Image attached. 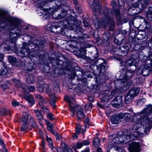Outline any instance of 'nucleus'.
Segmentation results:
<instances>
[{
    "mask_svg": "<svg viewBox=\"0 0 152 152\" xmlns=\"http://www.w3.org/2000/svg\"><path fill=\"white\" fill-rule=\"evenodd\" d=\"M152 112V107L151 104L147 106V107L140 112L134 113L133 115L135 119L140 116V118L135 122L133 128L130 132V134L122 135L116 137L113 140V142L115 144L126 143L129 141L134 139L138 136L142 137L143 131L148 133L151 128L152 125L151 118L148 117L147 115Z\"/></svg>",
    "mask_w": 152,
    "mask_h": 152,
    "instance_id": "obj_1",
    "label": "nucleus"
},
{
    "mask_svg": "<svg viewBox=\"0 0 152 152\" xmlns=\"http://www.w3.org/2000/svg\"><path fill=\"white\" fill-rule=\"evenodd\" d=\"M110 12V9H107L101 15L102 19L101 21L96 22L94 24L95 27L96 29L102 27L105 28L108 24H110L109 30L112 31L114 30L115 23L112 18L110 15L111 14Z\"/></svg>",
    "mask_w": 152,
    "mask_h": 152,
    "instance_id": "obj_2",
    "label": "nucleus"
},
{
    "mask_svg": "<svg viewBox=\"0 0 152 152\" xmlns=\"http://www.w3.org/2000/svg\"><path fill=\"white\" fill-rule=\"evenodd\" d=\"M64 99L67 101L69 103L70 107L71 114L72 115V116L74 115L75 110L77 117V120L80 121L81 119L84 118L85 115L83 112V109L81 106L78 105H75L74 103L72 102L71 99L68 96H65L64 97Z\"/></svg>",
    "mask_w": 152,
    "mask_h": 152,
    "instance_id": "obj_3",
    "label": "nucleus"
},
{
    "mask_svg": "<svg viewBox=\"0 0 152 152\" xmlns=\"http://www.w3.org/2000/svg\"><path fill=\"white\" fill-rule=\"evenodd\" d=\"M32 44H28L26 43H24L23 44V47L22 50L18 53V55L20 56L24 57L28 56H31L32 57H35L36 56L35 53H36L35 50H32L31 51L30 47H31Z\"/></svg>",
    "mask_w": 152,
    "mask_h": 152,
    "instance_id": "obj_4",
    "label": "nucleus"
},
{
    "mask_svg": "<svg viewBox=\"0 0 152 152\" xmlns=\"http://www.w3.org/2000/svg\"><path fill=\"white\" fill-rule=\"evenodd\" d=\"M149 0H132L131 5L129 7L128 10H134L138 7L140 10H142L146 7V4L149 2Z\"/></svg>",
    "mask_w": 152,
    "mask_h": 152,
    "instance_id": "obj_5",
    "label": "nucleus"
},
{
    "mask_svg": "<svg viewBox=\"0 0 152 152\" xmlns=\"http://www.w3.org/2000/svg\"><path fill=\"white\" fill-rule=\"evenodd\" d=\"M88 2L91 7L92 9L95 17L100 13L102 7L99 0H88Z\"/></svg>",
    "mask_w": 152,
    "mask_h": 152,
    "instance_id": "obj_6",
    "label": "nucleus"
},
{
    "mask_svg": "<svg viewBox=\"0 0 152 152\" xmlns=\"http://www.w3.org/2000/svg\"><path fill=\"white\" fill-rule=\"evenodd\" d=\"M0 16L2 19L8 21L13 25L18 26L20 24V21L18 19L9 16L7 13L1 9H0Z\"/></svg>",
    "mask_w": 152,
    "mask_h": 152,
    "instance_id": "obj_7",
    "label": "nucleus"
},
{
    "mask_svg": "<svg viewBox=\"0 0 152 152\" xmlns=\"http://www.w3.org/2000/svg\"><path fill=\"white\" fill-rule=\"evenodd\" d=\"M134 72V71L128 70L126 72L125 70H122L121 74V76L122 77L120 78V80H123L121 84H122L123 83H124L125 84L124 86H126L127 84L126 81L133 75Z\"/></svg>",
    "mask_w": 152,
    "mask_h": 152,
    "instance_id": "obj_8",
    "label": "nucleus"
},
{
    "mask_svg": "<svg viewBox=\"0 0 152 152\" xmlns=\"http://www.w3.org/2000/svg\"><path fill=\"white\" fill-rule=\"evenodd\" d=\"M23 117L22 121L23 123L21 128V130L22 132H26L28 130V115L26 112L23 113Z\"/></svg>",
    "mask_w": 152,
    "mask_h": 152,
    "instance_id": "obj_9",
    "label": "nucleus"
},
{
    "mask_svg": "<svg viewBox=\"0 0 152 152\" xmlns=\"http://www.w3.org/2000/svg\"><path fill=\"white\" fill-rule=\"evenodd\" d=\"M63 22H59L58 23H53L52 25L51 24L49 23L47 26V29L49 31H50L51 32H60L58 31H56L55 30L57 29L58 28H59V30L60 29V27L61 26L60 25V24H62Z\"/></svg>",
    "mask_w": 152,
    "mask_h": 152,
    "instance_id": "obj_10",
    "label": "nucleus"
},
{
    "mask_svg": "<svg viewBox=\"0 0 152 152\" xmlns=\"http://www.w3.org/2000/svg\"><path fill=\"white\" fill-rule=\"evenodd\" d=\"M140 148L139 144L137 142H134L130 145L129 150L130 152H139Z\"/></svg>",
    "mask_w": 152,
    "mask_h": 152,
    "instance_id": "obj_11",
    "label": "nucleus"
},
{
    "mask_svg": "<svg viewBox=\"0 0 152 152\" xmlns=\"http://www.w3.org/2000/svg\"><path fill=\"white\" fill-rule=\"evenodd\" d=\"M73 17H72L70 16L69 18H68V20H66L65 21H64V22H63L62 21H61V22H63L62 24H60V25L61 26L60 27V29L59 30V31H61L62 30L61 29L62 28V26L64 28H68V26H72V25L70 24H72V23H70V22H72V21L71 19Z\"/></svg>",
    "mask_w": 152,
    "mask_h": 152,
    "instance_id": "obj_12",
    "label": "nucleus"
},
{
    "mask_svg": "<svg viewBox=\"0 0 152 152\" xmlns=\"http://www.w3.org/2000/svg\"><path fill=\"white\" fill-rule=\"evenodd\" d=\"M122 119L121 114L113 115L112 118L111 120L113 124H116L120 123Z\"/></svg>",
    "mask_w": 152,
    "mask_h": 152,
    "instance_id": "obj_13",
    "label": "nucleus"
},
{
    "mask_svg": "<svg viewBox=\"0 0 152 152\" xmlns=\"http://www.w3.org/2000/svg\"><path fill=\"white\" fill-rule=\"evenodd\" d=\"M116 107H119L122 106L123 102V98L122 96L117 97L114 101Z\"/></svg>",
    "mask_w": 152,
    "mask_h": 152,
    "instance_id": "obj_14",
    "label": "nucleus"
},
{
    "mask_svg": "<svg viewBox=\"0 0 152 152\" xmlns=\"http://www.w3.org/2000/svg\"><path fill=\"white\" fill-rule=\"evenodd\" d=\"M25 99L28 101L31 106H32L35 103L34 99L32 95H28L25 97Z\"/></svg>",
    "mask_w": 152,
    "mask_h": 152,
    "instance_id": "obj_15",
    "label": "nucleus"
},
{
    "mask_svg": "<svg viewBox=\"0 0 152 152\" xmlns=\"http://www.w3.org/2000/svg\"><path fill=\"white\" fill-rule=\"evenodd\" d=\"M139 91V90L138 88H135L130 90L128 93L133 97H134L138 94Z\"/></svg>",
    "mask_w": 152,
    "mask_h": 152,
    "instance_id": "obj_16",
    "label": "nucleus"
},
{
    "mask_svg": "<svg viewBox=\"0 0 152 152\" xmlns=\"http://www.w3.org/2000/svg\"><path fill=\"white\" fill-rule=\"evenodd\" d=\"M34 112L36 117L39 120L42 121L43 119V115L41 111L39 110H34Z\"/></svg>",
    "mask_w": 152,
    "mask_h": 152,
    "instance_id": "obj_17",
    "label": "nucleus"
},
{
    "mask_svg": "<svg viewBox=\"0 0 152 152\" xmlns=\"http://www.w3.org/2000/svg\"><path fill=\"white\" fill-rule=\"evenodd\" d=\"M18 32H16L15 33L12 31H11L10 33V36L12 38H15L19 37L20 35H22L23 34L21 31H18Z\"/></svg>",
    "mask_w": 152,
    "mask_h": 152,
    "instance_id": "obj_18",
    "label": "nucleus"
},
{
    "mask_svg": "<svg viewBox=\"0 0 152 152\" xmlns=\"http://www.w3.org/2000/svg\"><path fill=\"white\" fill-rule=\"evenodd\" d=\"M44 87L45 88V91L46 93L49 95H50L52 94V89L50 88L49 86L46 84L44 85Z\"/></svg>",
    "mask_w": 152,
    "mask_h": 152,
    "instance_id": "obj_19",
    "label": "nucleus"
},
{
    "mask_svg": "<svg viewBox=\"0 0 152 152\" xmlns=\"http://www.w3.org/2000/svg\"><path fill=\"white\" fill-rule=\"evenodd\" d=\"M48 129L50 132L53 133L54 132L53 129V125L47 120H45Z\"/></svg>",
    "mask_w": 152,
    "mask_h": 152,
    "instance_id": "obj_20",
    "label": "nucleus"
},
{
    "mask_svg": "<svg viewBox=\"0 0 152 152\" xmlns=\"http://www.w3.org/2000/svg\"><path fill=\"white\" fill-rule=\"evenodd\" d=\"M133 98L132 96L127 93L125 96V101L126 103H129L132 101Z\"/></svg>",
    "mask_w": 152,
    "mask_h": 152,
    "instance_id": "obj_21",
    "label": "nucleus"
},
{
    "mask_svg": "<svg viewBox=\"0 0 152 152\" xmlns=\"http://www.w3.org/2000/svg\"><path fill=\"white\" fill-rule=\"evenodd\" d=\"M29 125H30L32 127L34 128L36 127V124L33 117H31L29 122L28 123Z\"/></svg>",
    "mask_w": 152,
    "mask_h": 152,
    "instance_id": "obj_22",
    "label": "nucleus"
},
{
    "mask_svg": "<svg viewBox=\"0 0 152 152\" xmlns=\"http://www.w3.org/2000/svg\"><path fill=\"white\" fill-rule=\"evenodd\" d=\"M121 115L122 119L125 118L126 121H128L129 120L130 115L129 113H121Z\"/></svg>",
    "mask_w": 152,
    "mask_h": 152,
    "instance_id": "obj_23",
    "label": "nucleus"
},
{
    "mask_svg": "<svg viewBox=\"0 0 152 152\" xmlns=\"http://www.w3.org/2000/svg\"><path fill=\"white\" fill-rule=\"evenodd\" d=\"M67 14V13L66 10H62L60 14L58 15V18L59 19H61L66 16Z\"/></svg>",
    "mask_w": 152,
    "mask_h": 152,
    "instance_id": "obj_24",
    "label": "nucleus"
},
{
    "mask_svg": "<svg viewBox=\"0 0 152 152\" xmlns=\"http://www.w3.org/2000/svg\"><path fill=\"white\" fill-rule=\"evenodd\" d=\"M9 111L5 108H2L0 110V115H6L8 114Z\"/></svg>",
    "mask_w": 152,
    "mask_h": 152,
    "instance_id": "obj_25",
    "label": "nucleus"
},
{
    "mask_svg": "<svg viewBox=\"0 0 152 152\" xmlns=\"http://www.w3.org/2000/svg\"><path fill=\"white\" fill-rule=\"evenodd\" d=\"M26 81L27 83L30 84L33 83L34 82V80L32 76L31 75L26 78Z\"/></svg>",
    "mask_w": 152,
    "mask_h": 152,
    "instance_id": "obj_26",
    "label": "nucleus"
},
{
    "mask_svg": "<svg viewBox=\"0 0 152 152\" xmlns=\"http://www.w3.org/2000/svg\"><path fill=\"white\" fill-rule=\"evenodd\" d=\"M82 127L79 124H77L76 128L75 131L76 133L78 134H80V130L81 129Z\"/></svg>",
    "mask_w": 152,
    "mask_h": 152,
    "instance_id": "obj_27",
    "label": "nucleus"
},
{
    "mask_svg": "<svg viewBox=\"0 0 152 152\" xmlns=\"http://www.w3.org/2000/svg\"><path fill=\"white\" fill-rule=\"evenodd\" d=\"M47 140L49 143V145L50 148L54 150V149H55V148L53 146V142L51 138L48 137Z\"/></svg>",
    "mask_w": 152,
    "mask_h": 152,
    "instance_id": "obj_28",
    "label": "nucleus"
},
{
    "mask_svg": "<svg viewBox=\"0 0 152 152\" xmlns=\"http://www.w3.org/2000/svg\"><path fill=\"white\" fill-rule=\"evenodd\" d=\"M37 87L38 91L40 92H42L43 91H45V88L44 87V85H43L40 86L39 84L37 85Z\"/></svg>",
    "mask_w": 152,
    "mask_h": 152,
    "instance_id": "obj_29",
    "label": "nucleus"
},
{
    "mask_svg": "<svg viewBox=\"0 0 152 152\" xmlns=\"http://www.w3.org/2000/svg\"><path fill=\"white\" fill-rule=\"evenodd\" d=\"M145 102V99H142L137 101V104L138 105L141 106L143 105Z\"/></svg>",
    "mask_w": 152,
    "mask_h": 152,
    "instance_id": "obj_30",
    "label": "nucleus"
},
{
    "mask_svg": "<svg viewBox=\"0 0 152 152\" xmlns=\"http://www.w3.org/2000/svg\"><path fill=\"white\" fill-rule=\"evenodd\" d=\"M3 68L2 70H0V75H5L7 72V69L4 67Z\"/></svg>",
    "mask_w": 152,
    "mask_h": 152,
    "instance_id": "obj_31",
    "label": "nucleus"
},
{
    "mask_svg": "<svg viewBox=\"0 0 152 152\" xmlns=\"http://www.w3.org/2000/svg\"><path fill=\"white\" fill-rule=\"evenodd\" d=\"M99 140L98 138H96L94 140L93 145L95 146H96L99 145Z\"/></svg>",
    "mask_w": 152,
    "mask_h": 152,
    "instance_id": "obj_32",
    "label": "nucleus"
},
{
    "mask_svg": "<svg viewBox=\"0 0 152 152\" xmlns=\"http://www.w3.org/2000/svg\"><path fill=\"white\" fill-rule=\"evenodd\" d=\"M14 83L16 86L18 88H19L21 86V83L20 81L18 80L14 79L13 80Z\"/></svg>",
    "mask_w": 152,
    "mask_h": 152,
    "instance_id": "obj_33",
    "label": "nucleus"
},
{
    "mask_svg": "<svg viewBox=\"0 0 152 152\" xmlns=\"http://www.w3.org/2000/svg\"><path fill=\"white\" fill-rule=\"evenodd\" d=\"M9 61L12 63H14L16 61V58L12 56H10L8 58Z\"/></svg>",
    "mask_w": 152,
    "mask_h": 152,
    "instance_id": "obj_34",
    "label": "nucleus"
},
{
    "mask_svg": "<svg viewBox=\"0 0 152 152\" xmlns=\"http://www.w3.org/2000/svg\"><path fill=\"white\" fill-rule=\"evenodd\" d=\"M27 88L30 92H34L35 90V88L34 86H28Z\"/></svg>",
    "mask_w": 152,
    "mask_h": 152,
    "instance_id": "obj_35",
    "label": "nucleus"
},
{
    "mask_svg": "<svg viewBox=\"0 0 152 152\" xmlns=\"http://www.w3.org/2000/svg\"><path fill=\"white\" fill-rule=\"evenodd\" d=\"M89 119L88 117H87L85 120L84 121L85 126L86 128L88 127L89 124Z\"/></svg>",
    "mask_w": 152,
    "mask_h": 152,
    "instance_id": "obj_36",
    "label": "nucleus"
},
{
    "mask_svg": "<svg viewBox=\"0 0 152 152\" xmlns=\"http://www.w3.org/2000/svg\"><path fill=\"white\" fill-rule=\"evenodd\" d=\"M92 108V104H89L86 105L85 106L86 110H91Z\"/></svg>",
    "mask_w": 152,
    "mask_h": 152,
    "instance_id": "obj_37",
    "label": "nucleus"
},
{
    "mask_svg": "<svg viewBox=\"0 0 152 152\" xmlns=\"http://www.w3.org/2000/svg\"><path fill=\"white\" fill-rule=\"evenodd\" d=\"M12 106L14 107L19 105L20 104L19 103L15 100H14L12 101Z\"/></svg>",
    "mask_w": 152,
    "mask_h": 152,
    "instance_id": "obj_38",
    "label": "nucleus"
},
{
    "mask_svg": "<svg viewBox=\"0 0 152 152\" xmlns=\"http://www.w3.org/2000/svg\"><path fill=\"white\" fill-rule=\"evenodd\" d=\"M105 67L102 64H100V72L102 73L105 72L106 71Z\"/></svg>",
    "mask_w": 152,
    "mask_h": 152,
    "instance_id": "obj_39",
    "label": "nucleus"
},
{
    "mask_svg": "<svg viewBox=\"0 0 152 152\" xmlns=\"http://www.w3.org/2000/svg\"><path fill=\"white\" fill-rule=\"evenodd\" d=\"M113 13L115 14L116 17H118L119 16L120 12L118 10H114L113 11Z\"/></svg>",
    "mask_w": 152,
    "mask_h": 152,
    "instance_id": "obj_40",
    "label": "nucleus"
},
{
    "mask_svg": "<svg viewBox=\"0 0 152 152\" xmlns=\"http://www.w3.org/2000/svg\"><path fill=\"white\" fill-rule=\"evenodd\" d=\"M116 92V90H113L112 92H111V95L110 97H109L108 98H107V99H111L112 98L114 95L115 93Z\"/></svg>",
    "mask_w": 152,
    "mask_h": 152,
    "instance_id": "obj_41",
    "label": "nucleus"
},
{
    "mask_svg": "<svg viewBox=\"0 0 152 152\" xmlns=\"http://www.w3.org/2000/svg\"><path fill=\"white\" fill-rule=\"evenodd\" d=\"M83 146V143L82 142H77L76 145V148H81Z\"/></svg>",
    "mask_w": 152,
    "mask_h": 152,
    "instance_id": "obj_42",
    "label": "nucleus"
},
{
    "mask_svg": "<svg viewBox=\"0 0 152 152\" xmlns=\"http://www.w3.org/2000/svg\"><path fill=\"white\" fill-rule=\"evenodd\" d=\"M118 5L120 7L124 6V3L123 0H118Z\"/></svg>",
    "mask_w": 152,
    "mask_h": 152,
    "instance_id": "obj_43",
    "label": "nucleus"
},
{
    "mask_svg": "<svg viewBox=\"0 0 152 152\" xmlns=\"http://www.w3.org/2000/svg\"><path fill=\"white\" fill-rule=\"evenodd\" d=\"M28 68L27 70L29 71L31 70L33 68V64H29L27 66Z\"/></svg>",
    "mask_w": 152,
    "mask_h": 152,
    "instance_id": "obj_44",
    "label": "nucleus"
},
{
    "mask_svg": "<svg viewBox=\"0 0 152 152\" xmlns=\"http://www.w3.org/2000/svg\"><path fill=\"white\" fill-rule=\"evenodd\" d=\"M149 72L148 70L145 69L142 72V74L144 76H147L149 74Z\"/></svg>",
    "mask_w": 152,
    "mask_h": 152,
    "instance_id": "obj_45",
    "label": "nucleus"
},
{
    "mask_svg": "<svg viewBox=\"0 0 152 152\" xmlns=\"http://www.w3.org/2000/svg\"><path fill=\"white\" fill-rule=\"evenodd\" d=\"M132 61L131 60H128L125 63V66H131L132 64Z\"/></svg>",
    "mask_w": 152,
    "mask_h": 152,
    "instance_id": "obj_46",
    "label": "nucleus"
},
{
    "mask_svg": "<svg viewBox=\"0 0 152 152\" xmlns=\"http://www.w3.org/2000/svg\"><path fill=\"white\" fill-rule=\"evenodd\" d=\"M77 12L79 14H81L82 12V9L81 8L79 7H76V8Z\"/></svg>",
    "mask_w": 152,
    "mask_h": 152,
    "instance_id": "obj_47",
    "label": "nucleus"
},
{
    "mask_svg": "<svg viewBox=\"0 0 152 152\" xmlns=\"http://www.w3.org/2000/svg\"><path fill=\"white\" fill-rule=\"evenodd\" d=\"M83 145H89L90 142L89 141L87 140H84L82 142Z\"/></svg>",
    "mask_w": 152,
    "mask_h": 152,
    "instance_id": "obj_48",
    "label": "nucleus"
},
{
    "mask_svg": "<svg viewBox=\"0 0 152 152\" xmlns=\"http://www.w3.org/2000/svg\"><path fill=\"white\" fill-rule=\"evenodd\" d=\"M64 149L65 151L68 152H73L72 149L69 148H67L66 147H65L64 148Z\"/></svg>",
    "mask_w": 152,
    "mask_h": 152,
    "instance_id": "obj_49",
    "label": "nucleus"
},
{
    "mask_svg": "<svg viewBox=\"0 0 152 152\" xmlns=\"http://www.w3.org/2000/svg\"><path fill=\"white\" fill-rule=\"evenodd\" d=\"M47 117L51 120H52L54 119V118L53 117V115L51 113L47 114Z\"/></svg>",
    "mask_w": 152,
    "mask_h": 152,
    "instance_id": "obj_50",
    "label": "nucleus"
},
{
    "mask_svg": "<svg viewBox=\"0 0 152 152\" xmlns=\"http://www.w3.org/2000/svg\"><path fill=\"white\" fill-rule=\"evenodd\" d=\"M35 97L36 98L40 99H41V101H43V99H42V96H41L40 94H36L35 95Z\"/></svg>",
    "mask_w": 152,
    "mask_h": 152,
    "instance_id": "obj_51",
    "label": "nucleus"
},
{
    "mask_svg": "<svg viewBox=\"0 0 152 152\" xmlns=\"http://www.w3.org/2000/svg\"><path fill=\"white\" fill-rule=\"evenodd\" d=\"M50 102L51 105L53 107L55 108L56 107V105L55 104V99H54L53 101L50 100Z\"/></svg>",
    "mask_w": 152,
    "mask_h": 152,
    "instance_id": "obj_52",
    "label": "nucleus"
},
{
    "mask_svg": "<svg viewBox=\"0 0 152 152\" xmlns=\"http://www.w3.org/2000/svg\"><path fill=\"white\" fill-rule=\"evenodd\" d=\"M41 108L43 110L44 112H48L49 111V110L47 108L43 106H42Z\"/></svg>",
    "mask_w": 152,
    "mask_h": 152,
    "instance_id": "obj_53",
    "label": "nucleus"
},
{
    "mask_svg": "<svg viewBox=\"0 0 152 152\" xmlns=\"http://www.w3.org/2000/svg\"><path fill=\"white\" fill-rule=\"evenodd\" d=\"M112 6L113 7H115L116 5V2L114 1H113L111 3Z\"/></svg>",
    "mask_w": 152,
    "mask_h": 152,
    "instance_id": "obj_54",
    "label": "nucleus"
},
{
    "mask_svg": "<svg viewBox=\"0 0 152 152\" xmlns=\"http://www.w3.org/2000/svg\"><path fill=\"white\" fill-rule=\"evenodd\" d=\"M83 24L85 27L87 26H88L89 24L87 21L86 20H83Z\"/></svg>",
    "mask_w": 152,
    "mask_h": 152,
    "instance_id": "obj_55",
    "label": "nucleus"
},
{
    "mask_svg": "<svg viewBox=\"0 0 152 152\" xmlns=\"http://www.w3.org/2000/svg\"><path fill=\"white\" fill-rule=\"evenodd\" d=\"M55 135L56 137V140H59L60 138L61 137V136L60 135H58L57 133H56Z\"/></svg>",
    "mask_w": 152,
    "mask_h": 152,
    "instance_id": "obj_56",
    "label": "nucleus"
},
{
    "mask_svg": "<svg viewBox=\"0 0 152 152\" xmlns=\"http://www.w3.org/2000/svg\"><path fill=\"white\" fill-rule=\"evenodd\" d=\"M89 149L88 148H87L85 150L81 151V152H89Z\"/></svg>",
    "mask_w": 152,
    "mask_h": 152,
    "instance_id": "obj_57",
    "label": "nucleus"
},
{
    "mask_svg": "<svg viewBox=\"0 0 152 152\" xmlns=\"http://www.w3.org/2000/svg\"><path fill=\"white\" fill-rule=\"evenodd\" d=\"M152 17V15H150V14H147V17L148 18V20H152V19L150 18V17Z\"/></svg>",
    "mask_w": 152,
    "mask_h": 152,
    "instance_id": "obj_58",
    "label": "nucleus"
},
{
    "mask_svg": "<svg viewBox=\"0 0 152 152\" xmlns=\"http://www.w3.org/2000/svg\"><path fill=\"white\" fill-rule=\"evenodd\" d=\"M116 150L117 151H122V149L119 147H116Z\"/></svg>",
    "mask_w": 152,
    "mask_h": 152,
    "instance_id": "obj_59",
    "label": "nucleus"
},
{
    "mask_svg": "<svg viewBox=\"0 0 152 152\" xmlns=\"http://www.w3.org/2000/svg\"><path fill=\"white\" fill-rule=\"evenodd\" d=\"M45 143V141L44 140H42L41 142V145L43 147V148H44V145Z\"/></svg>",
    "mask_w": 152,
    "mask_h": 152,
    "instance_id": "obj_60",
    "label": "nucleus"
},
{
    "mask_svg": "<svg viewBox=\"0 0 152 152\" xmlns=\"http://www.w3.org/2000/svg\"><path fill=\"white\" fill-rule=\"evenodd\" d=\"M4 58V56L3 54H0V61H1L3 60Z\"/></svg>",
    "mask_w": 152,
    "mask_h": 152,
    "instance_id": "obj_61",
    "label": "nucleus"
},
{
    "mask_svg": "<svg viewBox=\"0 0 152 152\" xmlns=\"http://www.w3.org/2000/svg\"><path fill=\"white\" fill-rule=\"evenodd\" d=\"M2 150L3 152H8L7 151V149L3 147V148L2 149Z\"/></svg>",
    "mask_w": 152,
    "mask_h": 152,
    "instance_id": "obj_62",
    "label": "nucleus"
},
{
    "mask_svg": "<svg viewBox=\"0 0 152 152\" xmlns=\"http://www.w3.org/2000/svg\"><path fill=\"white\" fill-rule=\"evenodd\" d=\"M97 152H102V149L100 147L98 148L97 149Z\"/></svg>",
    "mask_w": 152,
    "mask_h": 152,
    "instance_id": "obj_63",
    "label": "nucleus"
},
{
    "mask_svg": "<svg viewBox=\"0 0 152 152\" xmlns=\"http://www.w3.org/2000/svg\"><path fill=\"white\" fill-rule=\"evenodd\" d=\"M62 149L60 148H58L57 149V152H61Z\"/></svg>",
    "mask_w": 152,
    "mask_h": 152,
    "instance_id": "obj_64",
    "label": "nucleus"
}]
</instances>
